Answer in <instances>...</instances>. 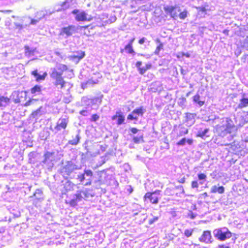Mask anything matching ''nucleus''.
<instances>
[{"label": "nucleus", "instance_id": "nucleus-45", "mask_svg": "<svg viewBox=\"0 0 248 248\" xmlns=\"http://www.w3.org/2000/svg\"><path fill=\"white\" fill-rule=\"evenodd\" d=\"M37 14V16H38V18H39V19L41 20L42 18H43L45 16L46 14L45 11H41L38 12Z\"/></svg>", "mask_w": 248, "mask_h": 248}, {"label": "nucleus", "instance_id": "nucleus-24", "mask_svg": "<svg viewBox=\"0 0 248 248\" xmlns=\"http://www.w3.org/2000/svg\"><path fill=\"white\" fill-rule=\"evenodd\" d=\"M193 101L199 107L202 106L205 102L204 100H201V97L198 93L193 97Z\"/></svg>", "mask_w": 248, "mask_h": 248}, {"label": "nucleus", "instance_id": "nucleus-40", "mask_svg": "<svg viewBox=\"0 0 248 248\" xmlns=\"http://www.w3.org/2000/svg\"><path fill=\"white\" fill-rule=\"evenodd\" d=\"M14 2V0H0V5H7Z\"/></svg>", "mask_w": 248, "mask_h": 248}, {"label": "nucleus", "instance_id": "nucleus-35", "mask_svg": "<svg viewBox=\"0 0 248 248\" xmlns=\"http://www.w3.org/2000/svg\"><path fill=\"white\" fill-rule=\"evenodd\" d=\"M34 196L37 199H43L42 195H43V192L42 190L41 189H37L35 190V192H34L33 194Z\"/></svg>", "mask_w": 248, "mask_h": 248}, {"label": "nucleus", "instance_id": "nucleus-19", "mask_svg": "<svg viewBox=\"0 0 248 248\" xmlns=\"http://www.w3.org/2000/svg\"><path fill=\"white\" fill-rule=\"evenodd\" d=\"M42 87L39 85H36L31 89V93L33 94V97L42 94Z\"/></svg>", "mask_w": 248, "mask_h": 248}, {"label": "nucleus", "instance_id": "nucleus-41", "mask_svg": "<svg viewBox=\"0 0 248 248\" xmlns=\"http://www.w3.org/2000/svg\"><path fill=\"white\" fill-rule=\"evenodd\" d=\"M166 11H168V12L171 15V16H176L174 12L175 8L173 7H168L166 9Z\"/></svg>", "mask_w": 248, "mask_h": 248}, {"label": "nucleus", "instance_id": "nucleus-38", "mask_svg": "<svg viewBox=\"0 0 248 248\" xmlns=\"http://www.w3.org/2000/svg\"><path fill=\"white\" fill-rule=\"evenodd\" d=\"M91 98L87 96H84L81 99V102L85 105H91Z\"/></svg>", "mask_w": 248, "mask_h": 248}, {"label": "nucleus", "instance_id": "nucleus-52", "mask_svg": "<svg viewBox=\"0 0 248 248\" xmlns=\"http://www.w3.org/2000/svg\"><path fill=\"white\" fill-rule=\"evenodd\" d=\"M116 17L115 16H112L110 17V18L108 19V21L110 23L114 22L116 20Z\"/></svg>", "mask_w": 248, "mask_h": 248}, {"label": "nucleus", "instance_id": "nucleus-9", "mask_svg": "<svg viewBox=\"0 0 248 248\" xmlns=\"http://www.w3.org/2000/svg\"><path fill=\"white\" fill-rule=\"evenodd\" d=\"M161 192V190H156L152 192H147L144 195V198L145 200L148 199L152 203L156 204L158 202V195H160Z\"/></svg>", "mask_w": 248, "mask_h": 248}, {"label": "nucleus", "instance_id": "nucleus-21", "mask_svg": "<svg viewBox=\"0 0 248 248\" xmlns=\"http://www.w3.org/2000/svg\"><path fill=\"white\" fill-rule=\"evenodd\" d=\"M36 48L34 47H30L28 46H24L25 55L27 57L33 56Z\"/></svg>", "mask_w": 248, "mask_h": 248}, {"label": "nucleus", "instance_id": "nucleus-63", "mask_svg": "<svg viewBox=\"0 0 248 248\" xmlns=\"http://www.w3.org/2000/svg\"><path fill=\"white\" fill-rule=\"evenodd\" d=\"M217 248H230L229 246H226L223 244L218 245L217 247Z\"/></svg>", "mask_w": 248, "mask_h": 248}, {"label": "nucleus", "instance_id": "nucleus-58", "mask_svg": "<svg viewBox=\"0 0 248 248\" xmlns=\"http://www.w3.org/2000/svg\"><path fill=\"white\" fill-rule=\"evenodd\" d=\"M39 20H40V19H39L38 18L36 19H31V24L32 25H36L39 21Z\"/></svg>", "mask_w": 248, "mask_h": 248}, {"label": "nucleus", "instance_id": "nucleus-18", "mask_svg": "<svg viewBox=\"0 0 248 248\" xmlns=\"http://www.w3.org/2000/svg\"><path fill=\"white\" fill-rule=\"evenodd\" d=\"M44 113V109L43 108V107L41 106L37 110L32 112L31 115L30 117L31 118H32L35 119V120H37Z\"/></svg>", "mask_w": 248, "mask_h": 248}, {"label": "nucleus", "instance_id": "nucleus-25", "mask_svg": "<svg viewBox=\"0 0 248 248\" xmlns=\"http://www.w3.org/2000/svg\"><path fill=\"white\" fill-rule=\"evenodd\" d=\"M80 140V137L79 136V130H78V134L76 135L75 138L73 140H69L68 143L72 145H77L79 142Z\"/></svg>", "mask_w": 248, "mask_h": 248}, {"label": "nucleus", "instance_id": "nucleus-61", "mask_svg": "<svg viewBox=\"0 0 248 248\" xmlns=\"http://www.w3.org/2000/svg\"><path fill=\"white\" fill-rule=\"evenodd\" d=\"M79 113L83 116H87L88 112L86 110H82L80 111Z\"/></svg>", "mask_w": 248, "mask_h": 248}, {"label": "nucleus", "instance_id": "nucleus-7", "mask_svg": "<svg viewBox=\"0 0 248 248\" xmlns=\"http://www.w3.org/2000/svg\"><path fill=\"white\" fill-rule=\"evenodd\" d=\"M78 30V27L75 25H69L67 27L62 28L61 30L60 34L64 36L65 38H67L77 32Z\"/></svg>", "mask_w": 248, "mask_h": 248}, {"label": "nucleus", "instance_id": "nucleus-27", "mask_svg": "<svg viewBox=\"0 0 248 248\" xmlns=\"http://www.w3.org/2000/svg\"><path fill=\"white\" fill-rule=\"evenodd\" d=\"M248 106V98L243 97L240 100V103L238 105L239 108H242Z\"/></svg>", "mask_w": 248, "mask_h": 248}, {"label": "nucleus", "instance_id": "nucleus-39", "mask_svg": "<svg viewBox=\"0 0 248 248\" xmlns=\"http://www.w3.org/2000/svg\"><path fill=\"white\" fill-rule=\"evenodd\" d=\"M157 41L160 43V44L156 47L155 51V54L156 55H158L159 53V51L161 49H163V45L162 43H160V40L159 39L157 40Z\"/></svg>", "mask_w": 248, "mask_h": 248}, {"label": "nucleus", "instance_id": "nucleus-44", "mask_svg": "<svg viewBox=\"0 0 248 248\" xmlns=\"http://www.w3.org/2000/svg\"><path fill=\"white\" fill-rule=\"evenodd\" d=\"M186 139L183 138L177 143V145L178 146H184L186 143Z\"/></svg>", "mask_w": 248, "mask_h": 248}, {"label": "nucleus", "instance_id": "nucleus-13", "mask_svg": "<svg viewBox=\"0 0 248 248\" xmlns=\"http://www.w3.org/2000/svg\"><path fill=\"white\" fill-rule=\"evenodd\" d=\"M72 13L76 15L75 18L78 21L91 20L90 17L87 18V14L84 11L79 12L78 10L75 9L72 12Z\"/></svg>", "mask_w": 248, "mask_h": 248}, {"label": "nucleus", "instance_id": "nucleus-14", "mask_svg": "<svg viewBox=\"0 0 248 248\" xmlns=\"http://www.w3.org/2000/svg\"><path fill=\"white\" fill-rule=\"evenodd\" d=\"M83 199L82 193L80 191H78L77 193L72 196V199L69 202L70 205L72 207H76L78 205V202Z\"/></svg>", "mask_w": 248, "mask_h": 248}, {"label": "nucleus", "instance_id": "nucleus-60", "mask_svg": "<svg viewBox=\"0 0 248 248\" xmlns=\"http://www.w3.org/2000/svg\"><path fill=\"white\" fill-rule=\"evenodd\" d=\"M14 24L16 29H19V30H20V29H22V28H23L22 25H21L19 23H15Z\"/></svg>", "mask_w": 248, "mask_h": 248}, {"label": "nucleus", "instance_id": "nucleus-37", "mask_svg": "<svg viewBox=\"0 0 248 248\" xmlns=\"http://www.w3.org/2000/svg\"><path fill=\"white\" fill-rule=\"evenodd\" d=\"M122 168L124 170L128 173H130L131 168L130 166L128 163H124L122 166Z\"/></svg>", "mask_w": 248, "mask_h": 248}, {"label": "nucleus", "instance_id": "nucleus-47", "mask_svg": "<svg viewBox=\"0 0 248 248\" xmlns=\"http://www.w3.org/2000/svg\"><path fill=\"white\" fill-rule=\"evenodd\" d=\"M242 46L244 48H246L248 47V36L244 40Z\"/></svg>", "mask_w": 248, "mask_h": 248}, {"label": "nucleus", "instance_id": "nucleus-32", "mask_svg": "<svg viewBox=\"0 0 248 248\" xmlns=\"http://www.w3.org/2000/svg\"><path fill=\"white\" fill-rule=\"evenodd\" d=\"M124 49L127 51V53L135 55L136 53L133 49V46L130 45H126L124 47Z\"/></svg>", "mask_w": 248, "mask_h": 248}, {"label": "nucleus", "instance_id": "nucleus-1", "mask_svg": "<svg viewBox=\"0 0 248 248\" xmlns=\"http://www.w3.org/2000/svg\"><path fill=\"white\" fill-rule=\"evenodd\" d=\"M213 234L214 237L220 241H224L232 237V240L234 243L237 238L236 234L231 232L228 228L226 227H219L214 229L213 231Z\"/></svg>", "mask_w": 248, "mask_h": 248}, {"label": "nucleus", "instance_id": "nucleus-36", "mask_svg": "<svg viewBox=\"0 0 248 248\" xmlns=\"http://www.w3.org/2000/svg\"><path fill=\"white\" fill-rule=\"evenodd\" d=\"M212 192H218L223 193L224 192V187H213L211 189Z\"/></svg>", "mask_w": 248, "mask_h": 248}, {"label": "nucleus", "instance_id": "nucleus-55", "mask_svg": "<svg viewBox=\"0 0 248 248\" xmlns=\"http://www.w3.org/2000/svg\"><path fill=\"white\" fill-rule=\"evenodd\" d=\"M142 64V62L141 61H138L136 63V67L138 69L139 72L140 71V68H141L140 67Z\"/></svg>", "mask_w": 248, "mask_h": 248}, {"label": "nucleus", "instance_id": "nucleus-43", "mask_svg": "<svg viewBox=\"0 0 248 248\" xmlns=\"http://www.w3.org/2000/svg\"><path fill=\"white\" fill-rule=\"evenodd\" d=\"M193 233V230L192 229H186L185 230L184 232L185 235L187 237H189L191 236Z\"/></svg>", "mask_w": 248, "mask_h": 248}, {"label": "nucleus", "instance_id": "nucleus-16", "mask_svg": "<svg viewBox=\"0 0 248 248\" xmlns=\"http://www.w3.org/2000/svg\"><path fill=\"white\" fill-rule=\"evenodd\" d=\"M82 193V198L85 200L92 198L95 195V193L93 189L85 188L84 190L80 191Z\"/></svg>", "mask_w": 248, "mask_h": 248}, {"label": "nucleus", "instance_id": "nucleus-2", "mask_svg": "<svg viewBox=\"0 0 248 248\" xmlns=\"http://www.w3.org/2000/svg\"><path fill=\"white\" fill-rule=\"evenodd\" d=\"M50 78L53 80V84L58 89H63L65 88L68 82L64 81L62 75L57 72L55 68H51Z\"/></svg>", "mask_w": 248, "mask_h": 248}, {"label": "nucleus", "instance_id": "nucleus-48", "mask_svg": "<svg viewBox=\"0 0 248 248\" xmlns=\"http://www.w3.org/2000/svg\"><path fill=\"white\" fill-rule=\"evenodd\" d=\"M130 131H131V132L132 134H135L138 133V132L140 131V130H139L138 129H137L136 127H132V128H130Z\"/></svg>", "mask_w": 248, "mask_h": 248}, {"label": "nucleus", "instance_id": "nucleus-22", "mask_svg": "<svg viewBox=\"0 0 248 248\" xmlns=\"http://www.w3.org/2000/svg\"><path fill=\"white\" fill-rule=\"evenodd\" d=\"M10 99L8 97L0 95V108L6 107L10 103Z\"/></svg>", "mask_w": 248, "mask_h": 248}, {"label": "nucleus", "instance_id": "nucleus-28", "mask_svg": "<svg viewBox=\"0 0 248 248\" xmlns=\"http://www.w3.org/2000/svg\"><path fill=\"white\" fill-rule=\"evenodd\" d=\"M178 104L182 108H184L187 106L186 97H181L178 99Z\"/></svg>", "mask_w": 248, "mask_h": 248}, {"label": "nucleus", "instance_id": "nucleus-34", "mask_svg": "<svg viewBox=\"0 0 248 248\" xmlns=\"http://www.w3.org/2000/svg\"><path fill=\"white\" fill-rule=\"evenodd\" d=\"M101 98L99 97H95L93 98H91V105L100 104L101 102Z\"/></svg>", "mask_w": 248, "mask_h": 248}, {"label": "nucleus", "instance_id": "nucleus-12", "mask_svg": "<svg viewBox=\"0 0 248 248\" xmlns=\"http://www.w3.org/2000/svg\"><path fill=\"white\" fill-rule=\"evenodd\" d=\"M111 120L112 121L116 120V124L118 125L125 124V116L121 110L116 111L115 115L111 117Z\"/></svg>", "mask_w": 248, "mask_h": 248}, {"label": "nucleus", "instance_id": "nucleus-17", "mask_svg": "<svg viewBox=\"0 0 248 248\" xmlns=\"http://www.w3.org/2000/svg\"><path fill=\"white\" fill-rule=\"evenodd\" d=\"M31 74L34 76L37 82L44 80L47 76V73L46 72H44L43 74H41L38 72L37 69L32 71Z\"/></svg>", "mask_w": 248, "mask_h": 248}, {"label": "nucleus", "instance_id": "nucleus-64", "mask_svg": "<svg viewBox=\"0 0 248 248\" xmlns=\"http://www.w3.org/2000/svg\"><path fill=\"white\" fill-rule=\"evenodd\" d=\"M181 73L183 76H185L187 73V71L186 70H184L182 67L181 68Z\"/></svg>", "mask_w": 248, "mask_h": 248}, {"label": "nucleus", "instance_id": "nucleus-50", "mask_svg": "<svg viewBox=\"0 0 248 248\" xmlns=\"http://www.w3.org/2000/svg\"><path fill=\"white\" fill-rule=\"evenodd\" d=\"M39 99V98L38 99H36V98H32V99H30L29 100H28L27 102H26L25 104H24V106H30L31 105L32 102L33 101V100H38Z\"/></svg>", "mask_w": 248, "mask_h": 248}, {"label": "nucleus", "instance_id": "nucleus-20", "mask_svg": "<svg viewBox=\"0 0 248 248\" xmlns=\"http://www.w3.org/2000/svg\"><path fill=\"white\" fill-rule=\"evenodd\" d=\"M132 140L134 143L140 144L145 142L143 139V134L139 132L137 136H133Z\"/></svg>", "mask_w": 248, "mask_h": 248}, {"label": "nucleus", "instance_id": "nucleus-42", "mask_svg": "<svg viewBox=\"0 0 248 248\" xmlns=\"http://www.w3.org/2000/svg\"><path fill=\"white\" fill-rule=\"evenodd\" d=\"M69 59L70 60L74 62L76 64H77L81 59H79V58L75 57V56L71 55L69 56Z\"/></svg>", "mask_w": 248, "mask_h": 248}, {"label": "nucleus", "instance_id": "nucleus-46", "mask_svg": "<svg viewBox=\"0 0 248 248\" xmlns=\"http://www.w3.org/2000/svg\"><path fill=\"white\" fill-rule=\"evenodd\" d=\"M99 119V116L97 114H94L92 115L91 118V121L92 122H96Z\"/></svg>", "mask_w": 248, "mask_h": 248}, {"label": "nucleus", "instance_id": "nucleus-33", "mask_svg": "<svg viewBox=\"0 0 248 248\" xmlns=\"http://www.w3.org/2000/svg\"><path fill=\"white\" fill-rule=\"evenodd\" d=\"M152 67V64L151 63H147L146 64L145 66L141 67L140 68V71L139 72L140 74L141 75H143L146 71L150 69Z\"/></svg>", "mask_w": 248, "mask_h": 248}, {"label": "nucleus", "instance_id": "nucleus-31", "mask_svg": "<svg viewBox=\"0 0 248 248\" xmlns=\"http://www.w3.org/2000/svg\"><path fill=\"white\" fill-rule=\"evenodd\" d=\"M74 0H66L64 2H62L61 5L62 8L63 9H66L70 6V5L73 4L74 3L73 1Z\"/></svg>", "mask_w": 248, "mask_h": 248}, {"label": "nucleus", "instance_id": "nucleus-11", "mask_svg": "<svg viewBox=\"0 0 248 248\" xmlns=\"http://www.w3.org/2000/svg\"><path fill=\"white\" fill-rule=\"evenodd\" d=\"M69 123V119L66 116L60 118L57 123L55 129L57 131H60L62 129H65Z\"/></svg>", "mask_w": 248, "mask_h": 248}, {"label": "nucleus", "instance_id": "nucleus-57", "mask_svg": "<svg viewBox=\"0 0 248 248\" xmlns=\"http://www.w3.org/2000/svg\"><path fill=\"white\" fill-rule=\"evenodd\" d=\"M147 41V39L145 37H142L139 40V43L140 44H143Z\"/></svg>", "mask_w": 248, "mask_h": 248}, {"label": "nucleus", "instance_id": "nucleus-59", "mask_svg": "<svg viewBox=\"0 0 248 248\" xmlns=\"http://www.w3.org/2000/svg\"><path fill=\"white\" fill-rule=\"evenodd\" d=\"M188 216H189L190 218L194 219L196 217V214H194L192 212H190L189 213Z\"/></svg>", "mask_w": 248, "mask_h": 248}, {"label": "nucleus", "instance_id": "nucleus-15", "mask_svg": "<svg viewBox=\"0 0 248 248\" xmlns=\"http://www.w3.org/2000/svg\"><path fill=\"white\" fill-rule=\"evenodd\" d=\"M15 95H16V98H13V101L15 103H18L23 101V98L26 97L27 96V93L24 91L20 92H15L12 93V96H15Z\"/></svg>", "mask_w": 248, "mask_h": 248}, {"label": "nucleus", "instance_id": "nucleus-62", "mask_svg": "<svg viewBox=\"0 0 248 248\" xmlns=\"http://www.w3.org/2000/svg\"><path fill=\"white\" fill-rule=\"evenodd\" d=\"M65 187H63V189L61 190L62 191V192H61V194L62 195L63 194H66V193L69 191V190H70V189H67V188H65Z\"/></svg>", "mask_w": 248, "mask_h": 248}, {"label": "nucleus", "instance_id": "nucleus-3", "mask_svg": "<svg viewBox=\"0 0 248 248\" xmlns=\"http://www.w3.org/2000/svg\"><path fill=\"white\" fill-rule=\"evenodd\" d=\"M78 179L82 184H84L85 186L90 185L94 179L93 172L86 167L84 170V172L78 175Z\"/></svg>", "mask_w": 248, "mask_h": 248}, {"label": "nucleus", "instance_id": "nucleus-10", "mask_svg": "<svg viewBox=\"0 0 248 248\" xmlns=\"http://www.w3.org/2000/svg\"><path fill=\"white\" fill-rule=\"evenodd\" d=\"M199 240L200 242L205 244H212L214 241L212 236L211 231L208 230L203 231L201 236L199 237Z\"/></svg>", "mask_w": 248, "mask_h": 248}, {"label": "nucleus", "instance_id": "nucleus-8", "mask_svg": "<svg viewBox=\"0 0 248 248\" xmlns=\"http://www.w3.org/2000/svg\"><path fill=\"white\" fill-rule=\"evenodd\" d=\"M44 159L42 161V163L44 165H45L48 170L51 169L54 166V163L53 162L54 160L53 153L49 152H46L44 155Z\"/></svg>", "mask_w": 248, "mask_h": 248}, {"label": "nucleus", "instance_id": "nucleus-30", "mask_svg": "<svg viewBox=\"0 0 248 248\" xmlns=\"http://www.w3.org/2000/svg\"><path fill=\"white\" fill-rule=\"evenodd\" d=\"M73 56L79 58V59H82L85 56L84 51L82 50H78L73 53Z\"/></svg>", "mask_w": 248, "mask_h": 248}, {"label": "nucleus", "instance_id": "nucleus-4", "mask_svg": "<svg viewBox=\"0 0 248 248\" xmlns=\"http://www.w3.org/2000/svg\"><path fill=\"white\" fill-rule=\"evenodd\" d=\"M81 166L76 164L73 160L67 161L61 170V172L63 175H70L76 170L81 169Z\"/></svg>", "mask_w": 248, "mask_h": 248}, {"label": "nucleus", "instance_id": "nucleus-53", "mask_svg": "<svg viewBox=\"0 0 248 248\" xmlns=\"http://www.w3.org/2000/svg\"><path fill=\"white\" fill-rule=\"evenodd\" d=\"M28 156L30 159L32 158H35L36 156V153L35 152H31L29 154Z\"/></svg>", "mask_w": 248, "mask_h": 248}, {"label": "nucleus", "instance_id": "nucleus-29", "mask_svg": "<svg viewBox=\"0 0 248 248\" xmlns=\"http://www.w3.org/2000/svg\"><path fill=\"white\" fill-rule=\"evenodd\" d=\"M206 174L203 173H199L198 174V181L200 185H203L206 181Z\"/></svg>", "mask_w": 248, "mask_h": 248}, {"label": "nucleus", "instance_id": "nucleus-26", "mask_svg": "<svg viewBox=\"0 0 248 248\" xmlns=\"http://www.w3.org/2000/svg\"><path fill=\"white\" fill-rule=\"evenodd\" d=\"M57 70V72L61 74V75H62L63 72L67 70V67L66 65L63 64H59L56 66Z\"/></svg>", "mask_w": 248, "mask_h": 248}, {"label": "nucleus", "instance_id": "nucleus-54", "mask_svg": "<svg viewBox=\"0 0 248 248\" xmlns=\"http://www.w3.org/2000/svg\"><path fill=\"white\" fill-rule=\"evenodd\" d=\"M158 217H154L153 218L149 219V224H152L155 222L157 221L158 220Z\"/></svg>", "mask_w": 248, "mask_h": 248}, {"label": "nucleus", "instance_id": "nucleus-23", "mask_svg": "<svg viewBox=\"0 0 248 248\" xmlns=\"http://www.w3.org/2000/svg\"><path fill=\"white\" fill-rule=\"evenodd\" d=\"M209 132V128H200L197 133V136L200 137L202 138H204V137H209V135L208 134Z\"/></svg>", "mask_w": 248, "mask_h": 248}, {"label": "nucleus", "instance_id": "nucleus-49", "mask_svg": "<svg viewBox=\"0 0 248 248\" xmlns=\"http://www.w3.org/2000/svg\"><path fill=\"white\" fill-rule=\"evenodd\" d=\"M156 84L157 86H159V83L158 82H156L152 83V84L151 85V86L152 87L151 89L152 90V91H153V92H155V91H157V90H158L157 88L154 89V86Z\"/></svg>", "mask_w": 248, "mask_h": 248}, {"label": "nucleus", "instance_id": "nucleus-51", "mask_svg": "<svg viewBox=\"0 0 248 248\" xmlns=\"http://www.w3.org/2000/svg\"><path fill=\"white\" fill-rule=\"evenodd\" d=\"M232 133H229V134H228L227 138L228 139L229 141H231L232 140L234 136H235L234 134H232Z\"/></svg>", "mask_w": 248, "mask_h": 248}, {"label": "nucleus", "instance_id": "nucleus-5", "mask_svg": "<svg viewBox=\"0 0 248 248\" xmlns=\"http://www.w3.org/2000/svg\"><path fill=\"white\" fill-rule=\"evenodd\" d=\"M146 111V108L143 106H140L134 109L127 116V120L129 122L132 121H138L139 117H143L144 114Z\"/></svg>", "mask_w": 248, "mask_h": 248}, {"label": "nucleus", "instance_id": "nucleus-6", "mask_svg": "<svg viewBox=\"0 0 248 248\" xmlns=\"http://www.w3.org/2000/svg\"><path fill=\"white\" fill-rule=\"evenodd\" d=\"M235 126L229 124L226 125H217L216 130L217 134L222 137L227 136L229 133H233L236 130Z\"/></svg>", "mask_w": 248, "mask_h": 248}, {"label": "nucleus", "instance_id": "nucleus-56", "mask_svg": "<svg viewBox=\"0 0 248 248\" xmlns=\"http://www.w3.org/2000/svg\"><path fill=\"white\" fill-rule=\"evenodd\" d=\"M180 18L181 19H184L186 17V13L182 12L179 14Z\"/></svg>", "mask_w": 248, "mask_h": 248}]
</instances>
